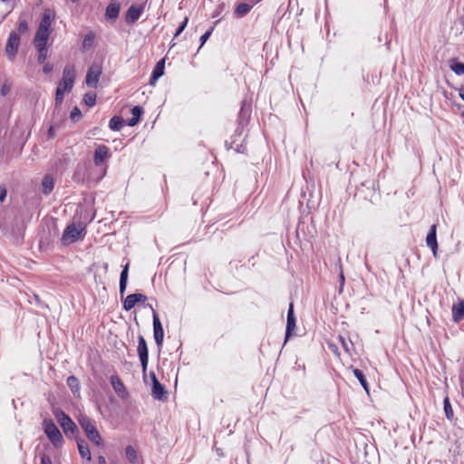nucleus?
<instances>
[{
  "instance_id": "a211bd4d",
  "label": "nucleus",
  "mask_w": 464,
  "mask_h": 464,
  "mask_svg": "<svg viewBox=\"0 0 464 464\" xmlns=\"http://www.w3.org/2000/svg\"><path fill=\"white\" fill-rule=\"evenodd\" d=\"M164 68H165V59H161L155 65L153 72L151 73V77L150 80V85H155L156 82L160 77H161L164 74Z\"/></svg>"
},
{
  "instance_id": "6e6552de",
  "label": "nucleus",
  "mask_w": 464,
  "mask_h": 464,
  "mask_svg": "<svg viewBox=\"0 0 464 464\" xmlns=\"http://www.w3.org/2000/svg\"><path fill=\"white\" fill-rule=\"evenodd\" d=\"M82 231V228L76 227L74 224L68 226L64 230L62 237L63 243L67 245L75 242L80 238Z\"/></svg>"
},
{
  "instance_id": "37998d69",
  "label": "nucleus",
  "mask_w": 464,
  "mask_h": 464,
  "mask_svg": "<svg viewBox=\"0 0 464 464\" xmlns=\"http://www.w3.org/2000/svg\"><path fill=\"white\" fill-rule=\"evenodd\" d=\"M41 464H52L51 458L46 454L41 455Z\"/></svg>"
},
{
  "instance_id": "79ce46f5",
  "label": "nucleus",
  "mask_w": 464,
  "mask_h": 464,
  "mask_svg": "<svg viewBox=\"0 0 464 464\" xmlns=\"http://www.w3.org/2000/svg\"><path fill=\"white\" fill-rule=\"evenodd\" d=\"M188 17H186V18L184 19V21L182 22V24H181L179 25V27L178 28V30L176 31V33H175V37H177L178 35H179V34L183 32V30L185 29V27H186V26H187V24H188Z\"/></svg>"
},
{
  "instance_id": "f257e3e1",
  "label": "nucleus",
  "mask_w": 464,
  "mask_h": 464,
  "mask_svg": "<svg viewBox=\"0 0 464 464\" xmlns=\"http://www.w3.org/2000/svg\"><path fill=\"white\" fill-rule=\"evenodd\" d=\"M79 424L81 425L82 429L84 430L87 438L95 445L102 446V439L97 430L94 423L92 420L85 416L81 415L79 418Z\"/></svg>"
},
{
  "instance_id": "9d476101",
  "label": "nucleus",
  "mask_w": 464,
  "mask_h": 464,
  "mask_svg": "<svg viewBox=\"0 0 464 464\" xmlns=\"http://www.w3.org/2000/svg\"><path fill=\"white\" fill-rule=\"evenodd\" d=\"M55 18V14L51 9H45L43 13L39 26L37 29L51 31V25Z\"/></svg>"
},
{
  "instance_id": "aec40b11",
  "label": "nucleus",
  "mask_w": 464,
  "mask_h": 464,
  "mask_svg": "<svg viewBox=\"0 0 464 464\" xmlns=\"http://www.w3.org/2000/svg\"><path fill=\"white\" fill-rule=\"evenodd\" d=\"M120 13V5L118 3H111L107 8L105 16L108 20H116Z\"/></svg>"
},
{
  "instance_id": "f704fd0d",
  "label": "nucleus",
  "mask_w": 464,
  "mask_h": 464,
  "mask_svg": "<svg viewBox=\"0 0 464 464\" xmlns=\"http://www.w3.org/2000/svg\"><path fill=\"white\" fill-rule=\"evenodd\" d=\"M28 31V24L25 19L20 17L17 25V34H25Z\"/></svg>"
},
{
  "instance_id": "2f4dec72",
  "label": "nucleus",
  "mask_w": 464,
  "mask_h": 464,
  "mask_svg": "<svg viewBox=\"0 0 464 464\" xmlns=\"http://www.w3.org/2000/svg\"><path fill=\"white\" fill-rule=\"evenodd\" d=\"M251 8H252L251 5H248L246 3L239 4L236 8V14L238 16H244L250 11Z\"/></svg>"
},
{
  "instance_id": "ea45409f",
  "label": "nucleus",
  "mask_w": 464,
  "mask_h": 464,
  "mask_svg": "<svg viewBox=\"0 0 464 464\" xmlns=\"http://www.w3.org/2000/svg\"><path fill=\"white\" fill-rule=\"evenodd\" d=\"M340 341L342 343V346L344 349L346 353H350V345H352L351 341H346L343 337L340 338Z\"/></svg>"
},
{
  "instance_id": "2eb2a0df",
  "label": "nucleus",
  "mask_w": 464,
  "mask_h": 464,
  "mask_svg": "<svg viewBox=\"0 0 464 464\" xmlns=\"http://www.w3.org/2000/svg\"><path fill=\"white\" fill-rule=\"evenodd\" d=\"M152 396L155 399L163 401L168 399L167 391L165 387L158 380H155L152 385Z\"/></svg>"
},
{
  "instance_id": "4c0bfd02",
  "label": "nucleus",
  "mask_w": 464,
  "mask_h": 464,
  "mask_svg": "<svg viewBox=\"0 0 464 464\" xmlns=\"http://www.w3.org/2000/svg\"><path fill=\"white\" fill-rule=\"evenodd\" d=\"M83 100L87 106L92 107L96 102V95L94 93H86Z\"/></svg>"
},
{
  "instance_id": "3c124183",
  "label": "nucleus",
  "mask_w": 464,
  "mask_h": 464,
  "mask_svg": "<svg viewBox=\"0 0 464 464\" xmlns=\"http://www.w3.org/2000/svg\"><path fill=\"white\" fill-rule=\"evenodd\" d=\"M150 379H151V381H152V384H153V383H154V382H155V380H158V379H157V377H156V374H155L153 372H151L150 373Z\"/></svg>"
},
{
  "instance_id": "8fccbe9b",
  "label": "nucleus",
  "mask_w": 464,
  "mask_h": 464,
  "mask_svg": "<svg viewBox=\"0 0 464 464\" xmlns=\"http://www.w3.org/2000/svg\"><path fill=\"white\" fill-rule=\"evenodd\" d=\"M459 96L464 101V85L459 89Z\"/></svg>"
},
{
  "instance_id": "a878e982",
  "label": "nucleus",
  "mask_w": 464,
  "mask_h": 464,
  "mask_svg": "<svg viewBox=\"0 0 464 464\" xmlns=\"http://www.w3.org/2000/svg\"><path fill=\"white\" fill-rule=\"evenodd\" d=\"M450 68L457 75H464V63L459 62L457 59L450 60Z\"/></svg>"
},
{
  "instance_id": "ddd939ff",
  "label": "nucleus",
  "mask_w": 464,
  "mask_h": 464,
  "mask_svg": "<svg viewBox=\"0 0 464 464\" xmlns=\"http://www.w3.org/2000/svg\"><path fill=\"white\" fill-rule=\"evenodd\" d=\"M143 11L142 6L131 5L126 13V23L134 24L140 16Z\"/></svg>"
},
{
  "instance_id": "7c9ffc66",
  "label": "nucleus",
  "mask_w": 464,
  "mask_h": 464,
  "mask_svg": "<svg viewBox=\"0 0 464 464\" xmlns=\"http://www.w3.org/2000/svg\"><path fill=\"white\" fill-rule=\"evenodd\" d=\"M66 92L63 91L62 87H57L56 92H55V109L54 111H60L61 104L63 100V95Z\"/></svg>"
},
{
  "instance_id": "e433bc0d",
  "label": "nucleus",
  "mask_w": 464,
  "mask_h": 464,
  "mask_svg": "<svg viewBox=\"0 0 464 464\" xmlns=\"http://www.w3.org/2000/svg\"><path fill=\"white\" fill-rule=\"evenodd\" d=\"M444 411H445V414L447 416L448 419H452L453 417V411H452V408H451V405L450 403V400L448 397H446L444 399Z\"/></svg>"
},
{
  "instance_id": "6ab92c4d",
  "label": "nucleus",
  "mask_w": 464,
  "mask_h": 464,
  "mask_svg": "<svg viewBox=\"0 0 464 464\" xmlns=\"http://www.w3.org/2000/svg\"><path fill=\"white\" fill-rule=\"evenodd\" d=\"M41 186H42V192L44 195H49L53 191V187H54V180H53V176H51L49 174L45 175L42 180Z\"/></svg>"
},
{
  "instance_id": "39448f33",
  "label": "nucleus",
  "mask_w": 464,
  "mask_h": 464,
  "mask_svg": "<svg viewBox=\"0 0 464 464\" xmlns=\"http://www.w3.org/2000/svg\"><path fill=\"white\" fill-rule=\"evenodd\" d=\"M19 45H20L19 35L17 34L16 32H14V31L11 32L8 36V39H7V42L5 44V53L10 61H13L14 58L15 57L18 48H19Z\"/></svg>"
},
{
  "instance_id": "393cba45",
  "label": "nucleus",
  "mask_w": 464,
  "mask_h": 464,
  "mask_svg": "<svg viewBox=\"0 0 464 464\" xmlns=\"http://www.w3.org/2000/svg\"><path fill=\"white\" fill-rule=\"evenodd\" d=\"M67 385L72 390V392L73 393V395H75V396L80 395V383H79L78 379L75 376L72 375L67 378Z\"/></svg>"
},
{
  "instance_id": "cd10ccee",
  "label": "nucleus",
  "mask_w": 464,
  "mask_h": 464,
  "mask_svg": "<svg viewBox=\"0 0 464 464\" xmlns=\"http://www.w3.org/2000/svg\"><path fill=\"white\" fill-rule=\"evenodd\" d=\"M137 298L134 294H130L126 296L125 300L123 301V308L126 311L131 310L136 304H137Z\"/></svg>"
},
{
  "instance_id": "dca6fc26",
  "label": "nucleus",
  "mask_w": 464,
  "mask_h": 464,
  "mask_svg": "<svg viewBox=\"0 0 464 464\" xmlns=\"http://www.w3.org/2000/svg\"><path fill=\"white\" fill-rule=\"evenodd\" d=\"M426 243L432 250L434 256L437 255L438 243L436 237V225H432L426 237Z\"/></svg>"
},
{
  "instance_id": "72a5a7b5",
  "label": "nucleus",
  "mask_w": 464,
  "mask_h": 464,
  "mask_svg": "<svg viewBox=\"0 0 464 464\" xmlns=\"http://www.w3.org/2000/svg\"><path fill=\"white\" fill-rule=\"evenodd\" d=\"M12 88H13L12 82L8 80H5L1 86V90H0L1 95L4 97L7 96L11 92Z\"/></svg>"
},
{
  "instance_id": "1a4fd4ad",
  "label": "nucleus",
  "mask_w": 464,
  "mask_h": 464,
  "mask_svg": "<svg viewBox=\"0 0 464 464\" xmlns=\"http://www.w3.org/2000/svg\"><path fill=\"white\" fill-rule=\"evenodd\" d=\"M102 74V70L99 66H92L89 68L87 75H86V84L89 87L96 88L100 76Z\"/></svg>"
},
{
  "instance_id": "f3484780",
  "label": "nucleus",
  "mask_w": 464,
  "mask_h": 464,
  "mask_svg": "<svg viewBox=\"0 0 464 464\" xmlns=\"http://www.w3.org/2000/svg\"><path fill=\"white\" fill-rule=\"evenodd\" d=\"M111 384L112 388L114 389L115 392L121 398H125L127 393L126 388L123 384V382L121 381V379L116 376L112 375L111 377Z\"/></svg>"
},
{
  "instance_id": "412c9836",
  "label": "nucleus",
  "mask_w": 464,
  "mask_h": 464,
  "mask_svg": "<svg viewBox=\"0 0 464 464\" xmlns=\"http://www.w3.org/2000/svg\"><path fill=\"white\" fill-rule=\"evenodd\" d=\"M77 446L81 457L88 461H91L92 455L88 444L84 440H81L77 441Z\"/></svg>"
},
{
  "instance_id": "473e14b6",
  "label": "nucleus",
  "mask_w": 464,
  "mask_h": 464,
  "mask_svg": "<svg viewBox=\"0 0 464 464\" xmlns=\"http://www.w3.org/2000/svg\"><path fill=\"white\" fill-rule=\"evenodd\" d=\"M125 453H126V458L128 459L129 461H130L132 463L136 462L137 452L132 446H130V445L127 446L125 449Z\"/></svg>"
},
{
  "instance_id": "f8f14e48",
  "label": "nucleus",
  "mask_w": 464,
  "mask_h": 464,
  "mask_svg": "<svg viewBox=\"0 0 464 464\" xmlns=\"http://www.w3.org/2000/svg\"><path fill=\"white\" fill-rule=\"evenodd\" d=\"M50 34H51V31H47V30L44 31L42 29H37L34 38V41H33L34 45V46H47Z\"/></svg>"
},
{
  "instance_id": "bb28decb",
  "label": "nucleus",
  "mask_w": 464,
  "mask_h": 464,
  "mask_svg": "<svg viewBox=\"0 0 464 464\" xmlns=\"http://www.w3.org/2000/svg\"><path fill=\"white\" fill-rule=\"evenodd\" d=\"M124 125L123 120L119 116H113L109 122V127L111 130L118 131Z\"/></svg>"
},
{
  "instance_id": "c9c22d12",
  "label": "nucleus",
  "mask_w": 464,
  "mask_h": 464,
  "mask_svg": "<svg viewBox=\"0 0 464 464\" xmlns=\"http://www.w3.org/2000/svg\"><path fill=\"white\" fill-rule=\"evenodd\" d=\"M94 42V34L90 33L87 34L84 36L83 42H82V48L83 49H89L92 47V44Z\"/></svg>"
},
{
  "instance_id": "c85d7f7f",
  "label": "nucleus",
  "mask_w": 464,
  "mask_h": 464,
  "mask_svg": "<svg viewBox=\"0 0 464 464\" xmlns=\"http://www.w3.org/2000/svg\"><path fill=\"white\" fill-rule=\"evenodd\" d=\"M38 52L37 61L39 63H44L48 56V46H34Z\"/></svg>"
},
{
  "instance_id": "5fc2aeb1",
  "label": "nucleus",
  "mask_w": 464,
  "mask_h": 464,
  "mask_svg": "<svg viewBox=\"0 0 464 464\" xmlns=\"http://www.w3.org/2000/svg\"><path fill=\"white\" fill-rule=\"evenodd\" d=\"M462 116L464 117V111L462 112Z\"/></svg>"
},
{
  "instance_id": "de8ad7c7",
  "label": "nucleus",
  "mask_w": 464,
  "mask_h": 464,
  "mask_svg": "<svg viewBox=\"0 0 464 464\" xmlns=\"http://www.w3.org/2000/svg\"><path fill=\"white\" fill-rule=\"evenodd\" d=\"M48 136L51 139L55 137V132H54V127L53 126H50V128L48 130Z\"/></svg>"
},
{
  "instance_id": "58836bf2",
  "label": "nucleus",
  "mask_w": 464,
  "mask_h": 464,
  "mask_svg": "<svg viewBox=\"0 0 464 464\" xmlns=\"http://www.w3.org/2000/svg\"><path fill=\"white\" fill-rule=\"evenodd\" d=\"M81 117H82L81 110L78 107H74L70 113L71 120L75 121H78Z\"/></svg>"
},
{
  "instance_id": "a19ab883",
  "label": "nucleus",
  "mask_w": 464,
  "mask_h": 464,
  "mask_svg": "<svg viewBox=\"0 0 464 464\" xmlns=\"http://www.w3.org/2000/svg\"><path fill=\"white\" fill-rule=\"evenodd\" d=\"M213 32V28H210L203 35L200 37L201 45L200 47L207 42V40L210 37L211 34Z\"/></svg>"
},
{
  "instance_id": "7ed1b4c3",
  "label": "nucleus",
  "mask_w": 464,
  "mask_h": 464,
  "mask_svg": "<svg viewBox=\"0 0 464 464\" xmlns=\"http://www.w3.org/2000/svg\"><path fill=\"white\" fill-rule=\"evenodd\" d=\"M54 416L56 417L65 435L69 436L75 433L77 430V426L66 413L61 410H56L54 411Z\"/></svg>"
},
{
  "instance_id": "c756f323",
  "label": "nucleus",
  "mask_w": 464,
  "mask_h": 464,
  "mask_svg": "<svg viewBox=\"0 0 464 464\" xmlns=\"http://www.w3.org/2000/svg\"><path fill=\"white\" fill-rule=\"evenodd\" d=\"M353 374L358 379V381L360 382V383L362 384L363 389L368 392H369V385H368V382H367V381L365 379V376L362 373V372L361 370H359V369H354L353 370Z\"/></svg>"
},
{
  "instance_id": "603ef678",
  "label": "nucleus",
  "mask_w": 464,
  "mask_h": 464,
  "mask_svg": "<svg viewBox=\"0 0 464 464\" xmlns=\"http://www.w3.org/2000/svg\"><path fill=\"white\" fill-rule=\"evenodd\" d=\"M341 283L343 284L344 282V276L343 274L340 275Z\"/></svg>"
},
{
  "instance_id": "c03bdc74",
  "label": "nucleus",
  "mask_w": 464,
  "mask_h": 464,
  "mask_svg": "<svg viewBox=\"0 0 464 464\" xmlns=\"http://www.w3.org/2000/svg\"><path fill=\"white\" fill-rule=\"evenodd\" d=\"M137 298V303L139 302H145L147 300V296L142 294H134Z\"/></svg>"
},
{
  "instance_id": "5701e85b",
  "label": "nucleus",
  "mask_w": 464,
  "mask_h": 464,
  "mask_svg": "<svg viewBox=\"0 0 464 464\" xmlns=\"http://www.w3.org/2000/svg\"><path fill=\"white\" fill-rule=\"evenodd\" d=\"M452 316L455 322L464 319V301H460L452 307Z\"/></svg>"
},
{
  "instance_id": "20e7f679",
  "label": "nucleus",
  "mask_w": 464,
  "mask_h": 464,
  "mask_svg": "<svg viewBox=\"0 0 464 464\" xmlns=\"http://www.w3.org/2000/svg\"><path fill=\"white\" fill-rule=\"evenodd\" d=\"M75 80V69L72 65H66L63 71V79L57 87H62L63 91L71 92Z\"/></svg>"
},
{
  "instance_id": "09e8293b",
  "label": "nucleus",
  "mask_w": 464,
  "mask_h": 464,
  "mask_svg": "<svg viewBox=\"0 0 464 464\" xmlns=\"http://www.w3.org/2000/svg\"><path fill=\"white\" fill-rule=\"evenodd\" d=\"M98 462L99 464H106V459L103 456H99Z\"/></svg>"
},
{
  "instance_id": "b1692460",
  "label": "nucleus",
  "mask_w": 464,
  "mask_h": 464,
  "mask_svg": "<svg viewBox=\"0 0 464 464\" xmlns=\"http://www.w3.org/2000/svg\"><path fill=\"white\" fill-rule=\"evenodd\" d=\"M142 112H143V109L140 106H134L131 109L132 117L129 120L128 125L132 127V126H135L136 124H138V122L140 120V116H141Z\"/></svg>"
},
{
  "instance_id": "0eeeda50",
  "label": "nucleus",
  "mask_w": 464,
  "mask_h": 464,
  "mask_svg": "<svg viewBox=\"0 0 464 464\" xmlns=\"http://www.w3.org/2000/svg\"><path fill=\"white\" fill-rule=\"evenodd\" d=\"M149 307L152 311L154 339H155V342H156L158 347L160 348L163 343V336H164L163 327L160 321L159 315L156 313V311L154 310V308L150 304H149Z\"/></svg>"
},
{
  "instance_id": "4be33fe9",
  "label": "nucleus",
  "mask_w": 464,
  "mask_h": 464,
  "mask_svg": "<svg viewBox=\"0 0 464 464\" xmlns=\"http://www.w3.org/2000/svg\"><path fill=\"white\" fill-rule=\"evenodd\" d=\"M128 272H129V264H126L121 273L120 277V295L121 296H123L126 287H127V281H128Z\"/></svg>"
},
{
  "instance_id": "49530a36",
  "label": "nucleus",
  "mask_w": 464,
  "mask_h": 464,
  "mask_svg": "<svg viewBox=\"0 0 464 464\" xmlns=\"http://www.w3.org/2000/svg\"><path fill=\"white\" fill-rule=\"evenodd\" d=\"M52 70H53V66H52L51 64H49V63L45 64V65L44 66V68H43V72H44L45 74H47V73L51 72H52Z\"/></svg>"
},
{
  "instance_id": "f03ea898",
  "label": "nucleus",
  "mask_w": 464,
  "mask_h": 464,
  "mask_svg": "<svg viewBox=\"0 0 464 464\" xmlns=\"http://www.w3.org/2000/svg\"><path fill=\"white\" fill-rule=\"evenodd\" d=\"M43 427L44 433L47 438L50 440L52 444L55 447H61L63 441L62 433L59 429L55 425V423L51 419H44L43 421Z\"/></svg>"
},
{
  "instance_id": "4468645a",
  "label": "nucleus",
  "mask_w": 464,
  "mask_h": 464,
  "mask_svg": "<svg viewBox=\"0 0 464 464\" xmlns=\"http://www.w3.org/2000/svg\"><path fill=\"white\" fill-rule=\"evenodd\" d=\"M295 328V318L294 314V305L290 304L288 311H287V322H286V331H285V341L289 338L292 332Z\"/></svg>"
},
{
  "instance_id": "a18cd8bd",
  "label": "nucleus",
  "mask_w": 464,
  "mask_h": 464,
  "mask_svg": "<svg viewBox=\"0 0 464 464\" xmlns=\"http://www.w3.org/2000/svg\"><path fill=\"white\" fill-rule=\"evenodd\" d=\"M6 197V189L4 188H0V201L4 202Z\"/></svg>"
},
{
  "instance_id": "864d4df0",
  "label": "nucleus",
  "mask_w": 464,
  "mask_h": 464,
  "mask_svg": "<svg viewBox=\"0 0 464 464\" xmlns=\"http://www.w3.org/2000/svg\"><path fill=\"white\" fill-rule=\"evenodd\" d=\"M72 3H77L79 0H71Z\"/></svg>"
},
{
  "instance_id": "423d86ee",
  "label": "nucleus",
  "mask_w": 464,
  "mask_h": 464,
  "mask_svg": "<svg viewBox=\"0 0 464 464\" xmlns=\"http://www.w3.org/2000/svg\"><path fill=\"white\" fill-rule=\"evenodd\" d=\"M138 355L140 360V364L142 367V373L143 375L146 374L147 368H148V362H149V352H148V346L147 343L142 335H140L138 337Z\"/></svg>"
},
{
  "instance_id": "9b49d317",
  "label": "nucleus",
  "mask_w": 464,
  "mask_h": 464,
  "mask_svg": "<svg viewBox=\"0 0 464 464\" xmlns=\"http://www.w3.org/2000/svg\"><path fill=\"white\" fill-rule=\"evenodd\" d=\"M109 158V149L103 144L98 145L94 151L93 162L96 166L102 165Z\"/></svg>"
}]
</instances>
